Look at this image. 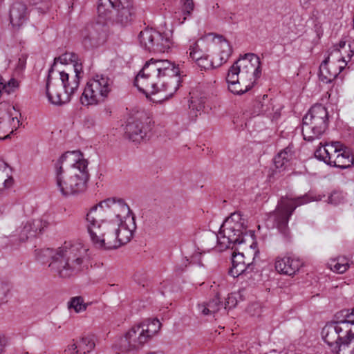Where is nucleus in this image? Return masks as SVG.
<instances>
[{
	"instance_id": "nucleus-36",
	"label": "nucleus",
	"mask_w": 354,
	"mask_h": 354,
	"mask_svg": "<svg viewBox=\"0 0 354 354\" xmlns=\"http://www.w3.org/2000/svg\"><path fill=\"white\" fill-rule=\"evenodd\" d=\"M11 288L9 282L0 280V306L8 302L10 297Z\"/></svg>"
},
{
	"instance_id": "nucleus-41",
	"label": "nucleus",
	"mask_w": 354,
	"mask_h": 354,
	"mask_svg": "<svg viewBox=\"0 0 354 354\" xmlns=\"http://www.w3.org/2000/svg\"><path fill=\"white\" fill-rule=\"evenodd\" d=\"M68 308H73L76 313H80L86 309V305L83 304V299L80 297H73L68 303Z\"/></svg>"
},
{
	"instance_id": "nucleus-19",
	"label": "nucleus",
	"mask_w": 354,
	"mask_h": 354,
	"mask_svg": "<svg viewBox=\"0 0 354 354\" xmlns=\"http://www.w3.org/2000/svg\"><path fill=\"white\" fill-rule=\"evenodd\" d=\"M20 125L17 115H13L11 111L0 113V140L10 138L11 133Z\"/></svg>"
},
{
	"instance_id": "nucleus-37",
	"label": "nucleus",
	"mask_w": 354,
	"mask_h": 354,
	"mask_svg": "<svg viewBox=\"0 0 354 354\" xmlns=\"http://www.w3.org/2000/svg\"><path fill=\"white\" fill-rule=\"evenodd\" d=\"M187 54H188L189 57L194 60L196 63L206 55L199 48L197 42H193L190 44L188 50H187Z\"/></svg>"
},
{
	"instance_id": "nucleus-1",
	"label": "nucleus",
	"mask_w": 354,
	"mask_h": 354,
	"mask_svg": "<svg viewBox=\"0 0 354 354\" xmlns=\"http://www.w3.org/2000/svg\"><path fill=\"white\" fill-rule=\"evenodd\" d=\"M179 73L178 67L169 60L152 58L138 73L134 85L147 96L164 93L162 99L166 100L178 88Z\"/></svg>"
},
{
	"instance_id": "nucleus-43",
	"label": "nucleus",
	"mask_w": 354,
	"mask_h": 354,
	"mask_svg": "<svg viewBox=\"0 0 354 354\" xmlns=\"http://www.w3.org/2000/svg\"><path fill=\"white\" fill-rule=\"evenodd\" d=\"M344 201V196L341 192H333L328 198L329 203L333 205H338Z\"/></svg>"
},
{
	"instance_id": "nucleus-4",
	"label": "nucleus",
	"mask_w": 354,
	"mask_h": 354,
	"mask_svg": "<svg viewBox=\"0 0 354 354\" xmlns=\"http://www.w3.org/2000/svg\"><path fill=\"white\" fill-rule=\"evenodd\" d=\"M335 319L322 328L323 339L337 354H354V308L341 310Z\"/></svg>"
},
{
	"instance_id": "nucleus-44",
	"label": "nucleus",
	"mask_w": 354,
	"mask_h": 354,
	"mask_svg": "<svg viewBox=\"0 0 354 354\" xmlns=\"http://www.w3.org/2000/svg\"><path fill=\"white\" fill-rule=\"evenodd\" d=\"M288 162V161L286 160V158L283 157L280 152L274 158V163L277 169L283 168Z\"/></svg>"
},
{
	"instance_id": "nucleus-22",
	"label": "nucleus",
	"mask_w": 354,
	"mask_h": 354,
	"mask_svg": "<svg viewBox=\"0 0 354 354\" xmlns=\"http://www.w3.org/2000/svg\"><path fill=\"white\" fill-rule=\"evenodd\" d=\"M82 44L86 49L97 47L107 40L104 32H98L95 30H86L82 32Z\"/></svg>"
},
{
	"instance_id": "nucleus-32",
	"label": "nucleus",
	"mask_w": 354,
	"mask_h": 354,
	"mask_svg": "<svg viewBox=\"0 0 354 354\" xmlns=\"http://www.w3.org/2000/svg\"><path fill=\"white\" fill-rule=\"evenodd\" d=\"M60 62L62 64H73V70L75 71V65L76 64H82L78 61V56L74 53H65L59 57H56L54 59V63L51 67L54 68V66L57 62Z\"/></svg>"
},
{
	"instance_id": "nucleus-18",
	"label": "nucleus",
	"mask_w": 354,
	"mask_h": 354,
	"mask_svg": "<svg viewBox=\"0 0 354 354\" xmlns=\"http://www.w3.org/2000/svg\"><path fill=\"white\" fill-rule=\"evenodd\" d=\"M221 41V53H220V63L216 65L214 64L213 60L209 59L208 55H205L202 59H199L198 62H196L197 65L201 68L204 70H209L215 68L223 63H225L230 56L232 53V48L230 43L223 37V36L218 37Z\"/></svg>"
},
{
	"instance_id": "nucleus-49",
	"label": "nucleus",
	"mask_w": 354,
	"mask_h": 354,
	"mask_svg": "<svg viewBox=\"0 0 354 354\" xmlns=\"http://www.w3.org/2000/svg\"><path fill=\"white\" fill-rule=\"evenodd\" d=\"M78 348H77L76 344H73L65 350V354H80V352L76 353Z\"/></svg>"
},
{
	"instance_id": "nucleus-27",
	"label": "nucleus",
	"mask_w": 354,
	"mask_h": 354,
	"mask_svg": "<svg viewBox=\"0 0 354 354\" xmlns=\"http://www.w3.org/2000/svg\"><path fill=\"white\" fill-rule=\"evenodd\" d=\"M222 306V302L218 294L209 301L198 305L200 313L203 315H212L217 313Z\"/></svg>"
},
{
	"instance_id": "nucleus-9",
	"label": "nucleus",
	"mask_w": 354,
	"mask_h": 354,
	"mask_svg": "<svg viewBox=\"0 0 354 354\" xmlns=\"http://www.w3.org/2000/svg\"><path fill=\"white\" fill-rule=\"evenodd\" d=\"M328 124V113L320 104L313 106L302 120V135L305 140L311 142L319 139Z\"/></svg>"
},
{
	"instance_id": "nucleus-23",
	"label": "nucleus",
	"mask_w": 354,
	"mask_h": 354,
	"mask_svg": "<svg viewBox=\"0 0 354 354\" xmlns=\"http://www.w3.org/2000/svg\"><path fill=\"white\" fill-rule=\"evenodd\" d=\"M225 79L229 91L236 95H242L250 90L254 86L252 83L245 80L243 82L238 76L234 75V77H232L229 73H227Z\"/></svg>"
},
{
	"instance_id": "nucleus-47",
	"label": "nucleus",
	"mask_w": 354,
	"mask_h": 354,
	"mask_svg": "<svg viewBox=\"0 0 354 354\" xmlns=\"http://www.w3.org/2000/svg\"><path fill=\"white\" fill-rule=\"evenodd\" d=\"M7 344L8 341L6 337L3 335L0 334V354L4 352Z\"/></svg>"
},
{
	"instance_id": "nucleus-26",
	"label": "nucleus",
	"mask_w": 354,
	"mask_h": 354,
	"mask_svg": "<svg viewBox=\"0 0 354 354\" xmlns=\"http://www.w3.org/2000/svg\"><path fill=\"white\" fill-rule=\"evenodd\" d=\"M328 62L329 57H327L319 66V78L320 81L326 84L332 82L343 68L342 66H339L338 71H332V67L328 66Z\"/></svg>"
},
{
	"instance_id": "nucleus-21",
	"label": "nucleus",
	"mask_w": 354,
	"mask_h": 354,
	"mask_svg": "<svg viewBox=\"0 0 354 354\" xmlns=\"http://www.w3.org/2000/svg\"><path fill=\"white\" fill-rule=\"evenodd\" d=\"M28 18L27 6L22 2H15L10 9V20L14 27L23 26Z\"/></svg>"
},
{
	"instance_id": "nucleus-16",
	"label": "nucleus",
	"mask_w": 354,
	"mask_h": 354,
	"mask_svg": "<svg viewBox=\"0 0 354 354\" xmlns=\"http://www.w3.org/2000/svg\"><path fill=\"white\" fill-rule=\"evenodd\" d=\"M136 229V218H128L123 221L117 220L116 222H113V219H112V230L114 231L115 236L112 249H117L129 243L133 237Z\"/></svg>"
},
{
	"instance_id": "nucleus-17",
	"label": "nucleus",
	"mask_w": 354,
	"mask_h": 354,
	"mask_svg": "<svg viewBox=\"0 0 354 354\" xmlns=\"http://www.w3.org/2000/svg\"><path fill=\"white\" fill-rule=\"evenodd\" d=\"M303 266L301 260L295 257H277L275 259L276 270L282 274L292 276L295 274Z\"/></svg>"
},
{
	"instance_id": "nucleus-11",
	"label": "nucleus",
	"mask_w": 354,
	"mask_h": 354,
	"mask_svg": "<svg viewBox=\"0 0 354 354\" xmlns=\"http://www.w3.org/2000/svg\"><path fill=\"white\" fill-rule=\"evenodd\" d=\"M111 91L110 79L104 75H96L89 80L80 97L84 106L96 105L102 103Z\"/></svg>"
},
{
	"instance_id": "nucleus-53",
	"label": "nucleus",
	"mask_w": 354,
	"mask_h": 354,
	"mask_svg": "<svg viewBox=\"0 0 354 354\" xmlns=\"http://www.w3.org/2000/svg\"><path fill=\"white\" fill-rule=\"evenodd\" d=\"M49 0H31L32 3L35 5H38L39 3H46Z\"/></svg>"
},
{
	"instance_id": "nucleus-3",
	"label": "nucleus",
	"mask_w": 354,
	"mask_h": 354,
	"mask_svg": "<svg viewBox=\"0 0 354 354\" xmlns=\"http://www.w3.org/2000/svg\"><path fill=\"white\" fill-rule=\"evenodd\" d=\"M88 251V249L82 243L65 242L55 250L46 248L40 252L50 259L48 266L54 274L59 278L68 279L82 272Z\"/></svg>"
},
{
	"instance_id": "nucleus-34",
	"label": "nucleus",
	"mask_w": 354,
	"mask_h": 354,
	"mask_svg": "<svg viewBox=\"0 0 354 354\" xmlns=\"http://www.w3.org/2000/svg\"><path fill=\"white\" fill-rule=\"evenodd\" d=\"M232 263V266L229 271V274L233 277H237L241 274H243L251 266L250 263H245V261H241V263H240L239 261L238 262L234 261Z\"/></svg>"
},
{
	"instance_id": "nucleus-48",
	"label": "nucleus",
	"mask_w": 354,
	"mask_h": 354,
	"mask_svg": "<svg viewBox=\"0 0 354 354\" xmlns=\"http://www.w3.org/2000/svg\"><path fill=\"white\" fill-rule=\"evenodd\" d=\"M234 261H236L237 262L239 261L240 263H241V261H245L243 254L240 252L236 253L234 251L232 254V262H234Z\"/></svg>"
},
{
	"instance_id": "nucleus-5",
	"label": "nucleus",
	"mask_w": 354,
	"mask_h": 354,
	"mask_svg": "<svg viewBox=\"0 0 354 354\" xmlns=\"http://www.w3.org/2000/svg\"><path fill=\"white\" fill-rule=\"evenodd\" d=\"M74 73V76L71 77L69 73L64 71L55 73L53 67L49 69L46 92L51 103L60 105L71 100V95L80 85V80L83 73L82 64L75 65Z\"/></svg>"
},
{
	"instance_id": "nucleus-57",
	"label": "nucleus",
	"mask_w": 354,
	"mask_h": 354,
	"mask_svg": "<svg viewBox=\"0 0 354 354\" xmlns=\"http://www.w3.org/2000/svg\"><path fill=\"white\" fill-rule=\"evenodd\" d=\"M12 109H13L14 111H15V106H12Z\"/></svg>"
},
{
	"instance_id": "nucleus-14",
	"label": "nucleus",
	"mask_w": 354,
	"mask_h": 354,
	"mask_svg": "<svg viewBox=\"0 0 354 354\" xmlns=\"http://www.w3.org/2000/svg\"><path fill=\"white\" fill-rule=\"evenodd\" d=\"M140 46L149 52L165 53L172 46L171 36L167 32H160L152 28H146L138 35Z\"/></svg>"
},
{
	"instance_id": "nucleus-54",
	"label": "nucleus",
	"mask_w": 354,
	"mask_h": 354,
	"mask_svg": "<svg viewBox=\"0 0 354 354\" xmlns=\"http://www.w3.org/2000/svg\"><path fill=\"white\" fill-rule=\"evenodd\" d=\"M6 88V84L2 82V78L0 77V96L1 95V90Z\"/></svg>"
},
{
	"instance_id": "nucleus-10",
	"label": "nucleus",
	"mask_w": 354,
	"mask_h": 354,
	"mask_svg": "<svg viewBox=\"0 0 354 354\" xmlns=\"http://www.w3.org/2000/svg\"><path fill=\"white\" fill-rule=\"evenodd\" d=\"M315 156L328 165L341 169L350 168L354 164V156L350 149L339 142L317 149Z\"/></svg>"
},
{
	"instance_id": "nucleus-15",
	"label": "nucleus",
	"mask_w": 354,
	"mask_h": 354,
	"mask_svg": "<svg viewBox=\"0 0 354 354\" xmlns=\"http://www.w3.org/2000/svg\"><path fill=\"white\" fill-rule=\"evenodd\" d=\"M133 3L132 0H112V26L122 29L132 21Z\"/></svg>"
},
{
	"instance_id": "nucleus-7",
	"label": "nucleus",
	"mask_w": 354,
	"mask_h": 354,
	"mask_svg": "<svg viewBox=\"0 0 354 354\" xmlns=\"http://www.w3.org/2000/svg\"><path fill=\"white\" fill-rule=\"evenodd\" d=\"M317 200L311 193L298 197L288 196L281 197L274 211L270 214V218L273 220L274 225L286 241H289L291 239L288 222L295 209L310 201Z\"/></svg>"
},
{
	"instance_id": "nucleus-46",
	"label": "nucleus",
	"mask_w": 354,
	"mask_h": 354,
	"mask_svg": "<svg viewBox=\"0 0 354 354\" xmlns=\"http://www.w3.org/2000/svg\"><path fill=\"white\" fill-rule=\"evenodd\" d=\"M281 155L286 158V160L288 161H290L292 156H293V151H292V146L289 145L287 147H286L283 150L280 151Z\"/></svg>"
},
{
	"instance_id": "nucleus-25",
	"label": "nucleus",
	"mask_w": 354,
	"mask_h": 354,
	"mask_svg": "<svg viewBox=\"0 0 354 354\" xmlns=\"http://www.w3.org/2000/svg\"><path fill=\"white\" fill-rule=\"evenodd\" d=\"M125 335L133 349L139 348L149 341L140 324L132 326Z\"/></svg>"
},
{
	"instance_id": "nucleus-45",
	"label": "nucleus",
	"mask_w": 354,
	"mask_h": 354,
	"mask_svg": "<svg viewBox=\"0 0 354 354\" xmlns=\"http://www.w3.org/2000/svg\"><path fill=\"white\" fill-rule=\"evenodd\" d=\"M237 298L236 294H230L228 295L225 303V308H234L237 304Z\"/></svg>"
},
{
	"instance_id": "nucleus-56",
	"label": "nucleus",
	"mask_w": 354,
	"mask_h": 354,
	"mask_svg": "<svg viewBox=\"0 0 354 354\" xmlns=\"http://www.w3.org/2000/svg\"><path fill=\"white\" fill-rule=\"evenodd\" d=\"M115 62H118V60H115ZM118 62H119L120 63L124 62V61H122V60H120V59H119V60H118Z\"/></svg>"
},
{
	"instance_id": "nucleus-52",
	"label": "nucleus",
	"mask_w": 354,
	"mask_h": 354,
	"mask_svg": "<svg viewBox=\"0 0 354 354\" xmlns=\"http://www.w3.org/2000/svg\"><path fill=\"white\" fill-rule=\"evenodd\" d=\"M8 86L12 88H17L18 86V82L15 79H11L8 82Z\"/></svg>"
},
{
	"instance_id": "nucleus-6",
	"label": "nucleus",
	"mask_w": 354,
	"mask_h": 354,
	"mask_svg": "<svg viewBox=\"0 0 354 354\" xmlns=\"http://www.w3.org/2000/svg\"><path fill=\"white\" fill-rule=\"evenodd\" d=\"M245 230L244 219L239 212H234L227 217L220 227L218 234L208 232L205 236V245L208 250L215 247L219 251L230 248L231 244L243 243V233Z\"/></svg>"
},
{
	"instance_id": "nucleus-24",
	"label": "nucleus",
	"mask_w": 354,
	"mask_h": 354,
	"mask_svg": "<svg viewBox=\"0 0 354 354\" xmlns=\"http://www.w3.org/2000/svg\"><path fill=\"white\" fill-rule=\"evenodd\" d=\"M254 114L265 115L268 117L275 118L277 112L274 111L273 102L268 95H263L261 99L257 100L254 105Z\"/></svg>"
},
{
	"instance_id": "nucleus-20",
	"label": "nucleus",
	"mask_w": 354,
	"mask_h": 354,
	"mask_svg": "<svg viewBox=\"0 0 354 354\" xmlns=\"http://www.w3.org/2000/svg\"><path fill=\"white\" fill-rule=\"evenodd\" d=\"M128 218H135L129 205L124 199L112 197V219H113V222H116L117 220L123 221Z\"/></svg>"
},
{
	"instance_id": "nucleus-12",
	"label": "nucleus",
	"mask_w": 354,
	"mask_h": 354,
	"mask_svg": "<svg viewBox=\"0 0 354 354\" xmlns=\"http://www.w3.org/2000/svg\"><path fill=\"white\" fill-rule=\"evenodd\" d=\"M153 124L152 118L147 113L137 111L128 119L124 136L133 142L140 143L149 138Z\"/></svg>"
},
{
	"instance_id": "nucleus-51",
	"label": "nucleus",
	"mask_w": 354,
	"mask_h": 354,
	"mask_svg": "<svg viewBox=\"0 0 354 354\" xmlns=\"http://www.w3.org/2000/svg\"><path fill=\"white\" fill-rule=\"evenodd\" d=\"M201 253H198V254H196L195 255H194L192 258V261L193 262H196V261H198L197 263L200 266H203L204 265L203 264V263L201 262Z\"/></svg>"
},
{
	"instance_id": "nucleus-13",
	"label": "nucleus",
	"mask_w": 354,
	"mask_h": 354,
	"mask_svg": "<svg viewBox=\"0 0 354 354\" xmlns=\"http://www.w3.org/2000/svg\"><path fill=\"white\" fill-rule=\"evenodd\" d=\"M259 57L254 53H247L236 60L228 69L227 73L239 77L244 82L245 80L255 84L261 73Z\"/></svg>"
},
{
	"instance_id": "nucleus-28",
	"label": "nucleus",
	"mask_w": 354,
	"mask_h": 354,
	"mask_svg": "<svg viewBox=\"0 0 354 354\" xmlns=\"http://www.w3.org/2000/svg\"><path fill=\"white\" fill-rule=\"evenodd\" d=\"M97 13V22L102 24H108L111 20V0H99Z\"/></svg>"
},
{
	"instance_id": "nucleus-29",
	"label": "nucleus",
	"mask_w": 354,
	"mask_h": 354,
	"mask_svg": "<svg viewBox=\"0 0 354 354\" xmlns=\"http://www.w3.org/2000/svg\"><path fill=\"white\" fill-rule=\"evenodd\" d=\"M142 330L149 340L160 329L161 324L158 319H148L140 324Z\"/></svg>"
},
{
	"instance_id": "nucleus-30",
	"label": "nucleus",
	"mask_w": 354,
	"mask_h": 354,
	"mask_svg": "<svg viewBox=\"0 0 354 354\" xmlns=\"http://www.w3.org/2000/svg\"><path fill=\"white\" fill-rule=\"evenodd\" d=\"M191 95L189 109L193 111L195 116H197V112L201 111L204 108L205 102V95H198L195 92H190Z\"/></svg>"
},
{
	"instance_id": "nucleus-39",
	"label": "nucleus",
	"mask_w": 354,
	"mask_h": 354,
	"mask_svg": "<svg viewBox=\"0 0 354 354\" xmlns=\"http://www.w3.org/2000/svg\"><path fill=\"white\" fill-rule=\"evenodd\" d=\"M35 233L32 230V227L30 221H27L23 225L21 228L19 233V239L21 241H25L29 237H35Z\"/></svg>"
},
{
	"instance_id": "nucleus-50",
	"label": "nucleus",
	"mask_w": 354,
	"mask_h": 354,
	"mask_svg": "<svg viewBox=\"0 0 354 354\" xmlns=\"http://www.w3.org/2000/svg\"><path fill=\"white\" fill-rule=\"evenodd\" d=\"M94 120L90 117V116H86L85 117L84 120V124L85 126H87V127H90L91 126H93L94 125Z\"/></svg>"
},
{
	"instance_id": "nucleus-8",
	"label": "nucleus",
	"mask_w": 354,
	"mask_h": 354,
	"mask_svg": "<svg viewBox=\"0 0 354 354\" xmlns=\"http://www.w3.org/2000/svg\"><path fill=\"white\" fill-rule=\"evenodd\" d=\"M110 199L101 201L93 207L86 214L87 229L91 239L95 247L102 248L104 246L103 238L106 232L109 231V225L105 220L104 213L108 216Z\"/></svg>"
},
{
	"instance_id": "nucleus-58",
	"label": "nucleus",
	"mask_w": 354,
	"mask_h": 354,
	"mask_svg": "<svg viewBox=\"0 0 354 354\" xmlns=\"http://www.w3.org/2000/svg\"><path fill=\"white\" fill-rule=\"evenodd\" d=\"M234 245V244H232V245ZM230 245H232V244H231ZM230 247H231V248H233V246H230Z\"/></svg>"
},
{
	"instance_id": "nucleus-42",
	"label": "nucleus",
	"mask_w": 354,
	"mask_h": 354,
	"mask_svg": "<svg viewBox=\"0 0 354 354\" xmlns=\"http://www.w3.org/2000/svg\"><path fill=\"white\" fill-rule=\"evenodd\" d=\"M183 4L182 12L183 14V20H186L187 17L190 16L194 10V4L193 0H183Z\"/></svg>"
},
{
	"instance_id": "nucleus-38",
	"label": "nucleus",
	"mask_w": 354,
	"mask_h": 354,
	"mask_svg": "<svg viewBox=\"0 0 354 354\" xmlns=\"http://www.w3.org/2000/svg\"><path fill=\"white\" fill-rule=\"evenodd\" d=\"M30 221L35 236L43 233L50 225V223L44 218L35 219Z\"/></svg>"
},
{
	"instance_id": "nucleus-35",
	"label": "nucleus",
	"mask_w": 354,
	"mask_h": 354,
	"mask_svg": "<svg viewBox=\"0 0 354 354\" xmlns=\"http://www.w3.org/2000/svg\"><path fill=\"white\" fill-rule=\"evenodd\" d=\"M114 349L115 352L119 354L120 353H124L133 348L127 337L124 335V337H120L115 340Z\"/></svg>"
},
{
	"instance_id": "nucleus-31",
	"label": "nucleus",
	"mask_w": 354,
	"mask_h": 354,
	"mask_svg": "<svg viewBox=\"0 0 354 354\" xmlns=\"http://www.w3.org/2000/svg\"><path fill=\"white\" fill-rule=\"evenodd\" d=\"M77 348H78L76 353L80 352V354H86L90 353L95 347V342L93 337L91 336L82 337L77 344Z\"/></svg>"
},
{
	"instance_id": "nucleus-55",
	"label": "nucleus",
	"mask_w": 354,
	"mask_h": 354,
	"mask_svg": "<svg viewBox=\"0 0 354 354\" xmlns=\"http://www.w3.org/2000/svg\"><path fill=\"white\" fill-rule=\"evenodd\" d=\"M350 50L351 53V55H350V57L354 55V48H352L351 45H349Z\"/></svg>"
},
{
	"instance_id": "nucleus-33",
	"label": "nucleus",
	"mask_w": 354,
	"mask_h": 354,
	"mask_svg": "<svg viewBox=\"0 0 354 354\" xmlns=\"http://www.w3.org/2000/svg\"><path fill=\"white\" fill-rule=\"evenodd\" d=\"M6 167L7 165L6 162L3 161L0 162V192L4 188L10 187L13 183L12 178L9 176L5 171Z\"/></svg>"
},
{
	"instance_id": "nucleus-40",
	"label": "nucleus",
	"mask_w": 354,
	"mask_h": 354,
	"mask_svg": "<svg viewBox=\"0 0 354 354\" xmlns=\"http://www.w3.org/2000/svg\"><path fill=\"white\" fill-rule=\"evenodd\" d=\"M348 268L349 264L348 259L344 257H342L337 259V261L333 265V270L342 274L345 272Z\"/></svg>"
},
{
	"instance_id": "nucleus-2",
	"label": "nucleus",
	"mask_w": 354,
	"mask_h": 354,
	"mask_svg": "<svg viewBox=\"0 0 354 354\" xmlns=\"http://www.w3.org/2000/svg\"><path fill=\"white\" fill-rule=\"evenodd\" d=\"M87 160L78 151H67L55 164V182L57 190L64 196L84 192L88 180Z\"/></svg>"
}]
</instances>
